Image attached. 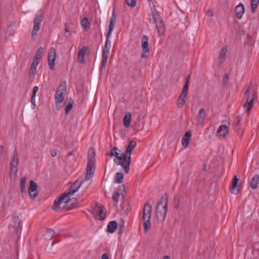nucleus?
Here are the masks:
<instances>
[{
	"label": "nucleus",
	"mask_w": 259,
	"mask_h": 259,
	"mask_svg": "<svg viewBox=\"0 0 259 259\" xmlns=\"http://www.w3.org/2000/svg\"><path fill=\"white\" fill-rule=\"evenodd\" d=\"M73 102L69 101V103L67 105L65 108V113L67 114L72 108L73 107Z\"/></svg>",
	"instance_id": "37"
},
{
	"label": "nucleus",
	"mask_w": 259,
	"mask_h": 259,
	"mask_svg": "<svg viewBox=\"0 0 259 259\" xmlns=\"http://www.w3.org/2000/svg\"><path fill=\"white\" fill-rule=\"evenodd\" d=\"M251 9L252 13H254L259 3V0H250Z\"/></svg>",
	"instance_id": "32"
},
{
	"label": "nucleus",
	"mask_w": 259,
	"mask_h": 259,
	"mask_svg": "<svg viewBox=\"0 0 259 259\" xmlns=\"http://www.w3.org/2000/svg\"><path fill=\"white\" fill-rule=\"evenodd\" d=\"M28 193L31 199H34L37 195V186L33 180L30 181V186L29 188Z\"/></svg>",
	"instance_id": "11"
},
{
	"label": "nucleus",
	"mask_w": 259,
	"mask_h": 259,
	"mask_svg": "<svg viewBox=\"0 0 259 259\" xmlns=\"http://www.w3.org/2000/svg\"><path fill=\"white\" fill-rule=\"evenodd\" d=\"M185 102V100H184L182 99L178 98L177 100V106L179 108H181L183 106V104H184Z\"/></svg>",
	"instance_id": "40"
},
{
	"label": "nucleus",
	"mask_w": 259,
	"mask_h": 259,
	"mask_svg": "<svg viewBox=\"0 0 259 259\" xmlns=\"http://www.w3.org/2000/svg\"><path fill=\"white\" fill-rule=\"evenodd\" d=\"M125 1L127 5L131 8L135 7L137 4L136 0H125Z\"/></svg>",
	"instance_id": "36"
},
{
	"label": "nucleus",
	"mask_w": 259,
	"mask_h": 259,
	"mask_svg": "<svg viewBox=\"0 0 259 259\" xmlns=\"http://www.w3.org/2000/svg\"><path fill=\"white\" fill-rule=\"evenodd\" d=\"M243 93L246 98V102L243 104V108L245 109V112L249 115L250 110L253 106V101L256 94L254 91L251 90L249 87L245 88L243 90Z\"/></svg>",
	"instance_id": "3"
},
{
	"label": "nucleus",
	"mask_w": 259,
	"mask_h": 259,
	"mask_svg": "<svg viewBox=\"0 0 259 259\" xmlns=\"http://www.w3.org/2000/svg\"><path fill=\"white\" fill-rule=\"evenodd\" d=\"M241 119H242V118L241 117H239L238 116V117H237V119H236L237 121H236V127L237 126L239 125L240 122L241 120Z\"/></svg>",
	"instance_id": "54"
},
{
	"label": "nucleus",
	"mask_w": 259,
	"mask_h": 259,
	"mask_svg": "<svg viewBox=\"0 0 259 259\" xmlns=\"http://www.w3.org/2000/svg\"><path fill=\"white\" fill-rule=\"evenodd\" d=\"M47 233L49 234L50 238H52L53 235L55 234V232L52 229H47Z\"/></svg>",
	"instance_id": "42"
},
{
	"label": "nucleus",
	"mask_w": 259,
	"mask_h": 259,
	"mask_svg": "<svg viewBox=\"0 0 259 259\" xmlns=\"http://www.w3.org/2000/svg\"><path fill=\"white\" fill-rule=\"evenodd\" d=\"M152 214V206L151 204L147 202L144 206L143 210V221L145 233L149 231L151 228L150 220Z\"/></svg>",
	"instance_id": "4"
},
{
	"label": "nucleus",
	"mask_w": 259,
	"mask_h": 259,
	"mask_svg": "<svg viewBox=\"0 0 259 259\" xmlns=\"http://www.w3.org/2000/svg\"><path fill=\"white\" fill-rule=\"evenodd\" d=\"M108 58V57L102 56V65L103 66H106Z\"/></svg>",
	"instance_id": "45"
},
{
	"label": "nucleus",
	"mask_w": 259,
	"mask_h": 259,
	"mask_svg": "<svg viewBox=\"0 0 259 259\" xmlns=\"http://www.w3.org/2000/svg\"><path fill=\"white\" fill-rule=\"evenodd\" d=\"M149 38L147 35H143L141 38V48L142 52L141 55V58H147L149 56L150 48L149 47Z\"/></svg>",
	"instance_id": "8"
},
{
	"label": "nucleus",
	"mask_w": 259,
	"mask_h": 259,
	"mask_svg": "<svg viewBox=\"0 0 259 259\" xmlns=\"http://www.w3.org/2000/svg\"><path fill=\"white\" fill-rule=\"evenodd\" d=\"M98 214L99 215V219L102 221L104 219L106 214L105 208L103 206H100L98 208Z\"/></svg>",
	"instance_id": "26"
},
{
	"label": "nucleus",
	"mask_w": 259,
	"mask_h": 259,
	"mask_svg": "<svg viewBox=\"0 0 259 259\" xmlns=\"http://www.w3.org/2000/svg\"><path fill=\"white\" fill-rule=\"evenodd\" d=\"M109 37H107V35H106V41H105V44L104 48H107L110 49V48H111V41L109 40Z\"/></svg>",
	"instance_id": "38"
},
{
	"label": "nucleus",
	"mask_w": 259,
	"mask_h": 259,
	"mask_svg": "<svg viewBox=\"0 0 259 259\" xmlns=\"http://www.w3.org/2000/svg\"><path fill=\"white\" fill-rule=\"evenodd\" d=\"M238 181L239 179L237 178V176H235L232 180L230 191L232 194L236 195L239 193V186L238 185Z\"/></svg>",
	"instance_id": "15"
},
{
	"label": "nucleus",
	"mask_w": 259,
	"mask_h": 259,
	"mask_svg": "<svg viewBox=\"0 0 259 259\" xmlns=\"http://www.w3.org/2000/svg\"><path fill=\"white\" fill-rule=\"evenodd\" d=\"M44 14L41 11H38L35 15L33 20V27L31 35L32 37L36 35L40 29L41 23L43 20Z\"/></svg>",
	"instance_id": "7"
},
{
	"label": "nucleus",
	"mask_w": 259,
	"mask_h": 259,
	"mask_svg": "<svg viewBox=\"0 0 259 259\" xmlns=\"http://www.w3.org/2000/svg\"><path fill=\"white\" fill-rule=\"evenodd\" d=\"M162 259H170V256L168 255H165Z\"/></svg>",
	"instance_id": "58"
},
{
	"label": "nucleus",
	"mask_w": 259,
	"mask_h": 259,
	"mask_svg": "<svg viewBox=\"0 0 259 259\" xmlns=\"http://www.w3.org/2000/svg\"><path fill=\"white\" fill-rule=\"evenodd\" d=\"M235 12L236 17L241 19L244 13V7L243 4H240L235 9Z\"/></svg>",
	"instance_id": "16"
},
{
	"label": "nucleus",
	"mask_w": 259,
	"mask_h": 259,
	"mask_svg": "<svg viewBox=\"0 0 259 259\" xmlns=\"http://www.w3.org/2000/svg\"><path fill=\"white\" fill-rule=\"evenodd\" d=\"M167 211V202L163 196L160 199L156 207V218L161 221H163L166 217Z\"/></svg>",
	"instance_id": "6"
},
{
	"label": "nucleus",
	"mask_w": 259,
	"mask_h": 259,
	"mask_svg": "<svg viewBox=\"0 0 259 259\" xmlns=\"http://www.w3.org/2000/svg\"><path fill=\"white\" fill-rule=\"evenodd\" d=\"M26 177H23L20 179V188L21 193L26 192Z\"/></svg>",
	"instance_id": "25"
},
{
	"label": "nucleus",
	"mask_w": 259,
	"mask_h": 259,
	"mask_svg": "<svg viewBox=\"0 0 259 259\" xmlns=\"http://www.w3.org/2000/svg\"><path fill=\"white\" fill-rule=\"evenodd\" d=\"M259 182V175H254L251 180L250 182V186L252 189L257 188Z\"/></svg>",
	"instance_id": "19"
},
{
	"label": "nucleus",
	"mask_w": 259,
	"mask_h": 259,
	"mask_svg": "<svg viewBox=\"0 0 259 259\" xmlns=\"http://www.w3.org/2000/svg\"><path fill=\"white\" fill-rule=\"evenodd\" d=\"M119 196L120 194L118 192L115 191L113 192L112 194V199L116 204H117L118 202Z\"/></svg>",
	"instance_id": "35"
},
{
	"label": "nucleus",
	"mask_w": 259,
	"mask_h": 259,
	"mask_svg": "<svg viewBox=\"0 0 259 259\" xmlns=\"http://www.w3.org/2000/svg\"><path fill=\"white\" fill-rule=\"evenodd\" d=\"M4 150V147L3 146H0V154L3 155V151Z\"/></svg>",
	"instance_id": "56"
},
{
	"label": "nucleus",
	"mask_w": 259,
	"mask_h": 259,
	"mask_svg": "<svg viewBox=\"0 0 259 259\" xmlns=\"http://www.w3.org/2000/svg\"><path fill=\"white\" fill-rule=\"evenodd\" d=\"M206 114L205 110L203 108H201L199 110L198 116L197 120L199 123H202L205 118Z\"/></svg>",
	"instance_id": "20"
},
{
	"label": "nucleus",
	"mask_w": 259,
	"mask_h": 259,
	"mask_svg": "<svg viewBox=\"0 0 259 259\" xmlns=\"http://www.w3.org/2000/svg\"><path fill=\"white\" fill-rule=\"evenodd\" d=\"M117 227V224L115 221L110 222L107 225V231L110 233H114Z\"/></svg>",
	"instance_id": "21"
},
{
	"label": "nucleus",
	"mask_w": 259,
	"mask_h": 259,
	"mask_svg": "<svg viewBox=\"0 0 259 259\" xmlns=\"http://www.w3.org/2000/svg\"><path fill=\"white\" fill-rule=\"evenodd\" d=\"M228 127L226 125H221L218 130H228Z\"/></svg>",
	"instance_id": "50"
},
{
	"label": "nucleus",
	"mask_w": 259,
	"mask_h": 259,
	"mask_svg": "<svg viewBox=\"0 0 259 259\" xmlns=\"http://www.w3.org/2000/svg\"><path fill=\"white\" fill-rule=\"evenodd\" d=\"M186 96H187V93L182 92L179 97V98L182 99L184 100H185V98H186Z\"/></svg>",
	"instance_id": "47"
},
{
	"label": "nucleus",
	"mask_w": 259,
	"mask_h": 259,
	"mask_svg": "<svg viewBox=\"0 0 259 259\" xmlns=\"http://www.w3.org/2000/svg\"><path fill=\"white\" fill-rule=\"evenodd\" d=\"M188 89V84L187 83H185V84L183 86L182 92L187 93Z\"/></svg>",
	"instance_id": "48"
},
{
	"label": "nucleus",
	"mask_w": 259,
	"mask_h": 259,
	"mask_svg": "<svg viewBox=\"0 0 259 259\" xmlns=\"http://www.w3.org/2000/svg\"><path fill=\"white\" fill-rule=\"evenodd\" d=\"M31 106H32V108L33 109H34L35 107H36V104H35V97H32L31 96Z\"/></svg>",
	"instance_id": "41"
},
{
	"label": "nucleus",
	"mask_w": 259,
	"mask_h": 259,
	"mask_svg": "<svg viewBox=\"0 0 259 259\" xmlns=\"http://www.w3.org/2000/svg\"><path fill=\"white\" fill-rule=\"evenodd\" d=\"M38 87L37 86H34L33 89V92H32V96L35 97L36 94L38 92Z\"/></svg>",
	"instance_id": "44"
},
{
	"label": "nucleus",
	"mask_w": 259,
	"mask_h": 259,
	"mask_svg": "<svg viewBox=\"0 0 259 259\" xmlns=\"http://www.w3.org/2000/svg\"><path fill=\"white\" fill-rule=\"evenodd\" d=\"M190 75H189L186 77V80H185V83H187L188 84L189 83V81L190 80Z\"/></svg>",
	"instance_id": "57"
},
{
	"label": "nucleus",
	"mask_w": 259,
	"mask_h": 259,
	"mask_svg": "<svg viewBox=\"0 0 259 259\" xmlns=\"http://www.w3.org/2000/svg\"><path fill=\"white\" fill-rule=\"evenodd\" d=\"M123 176L121 172H117L115 174L114 178V182L115 183L120 184L123 181Z\"/></svg>",
	"instance_id": "30"
},
{
	"label": "nucleus",
	"mask_w": 259,
	"mask_h": 259,
	"mask_svg": "<svg viewBox=\"0 0 259 259\" xmlns=\"http://www.w3.org/2000/svg\"><path fill=\"white\" fill-rule=\"evenodd\" d=\"M78 188L79 187L76 186L75 183L71 185L66 192L58 199L55 200L53 207V209L57 211L59 209L65 208L66 205H67V209H71L77 207V203L72 202V200L69 196L73 195L78 190Z\"/></svg>",
	"instance_id": "1"
},
{
	"label": "nucleus",
	"mask_w": 259,
	"mask_h": 259,
	"mask_svg": "<svg viewBox=\"0 0 259 259\" xmlns=\"http://www.w3.org/2000/svg\"><path fill=\"white\" fill-rule=\"evenodd\" d=\"M151 16L152 17V19L150 18L149 20V22L151 23L156 24L162 21V19L159 13L155 9L152 10Z\"/></svg>",
	"instance_id": "13"
},
{
	"label": "nucleus",
	"mask_w": 259,
	"mask_h": 259,
	"mask_svg": "<svg viewBox=\"0 0 259 259\" xmlns=\"http://www.w3.org/2000/svg\"><path fill=\"white\" fill-rule=\"evenodd\" d=\"M228 52L227 46L223 47L220 50L219 53V61L221 63L224 62L226 59V54Z\"/></svg>",
	"instance_id": "18"
},
{
	"label": "nucleus",
	"mask_w": 259,
	"mask_h": 259,
	"mask_svg": "<svg viewBox=\"0 0 259 259\" xmlns=\"http://www.w3.org/2000/svg\"><path fill=\"white\" fill-rule=\"evenodd\" d=\"M229 133V131H217L215 134L216 137L221 140L225 138Z\"/></svg>",
	"instance_id": "31"
},
{
	"label": "nucleus",
	"mask_w": 259,
	"mask_h": 259,
	"mask_svg": "<svg viewBox=\"0 0 259 259\" xmlns=\"http://www.w3.org/2000/svg\"><path fill=\"white\" fill-rule=\"evenodd\" d=\"M116 20V15L114 13V12L113 11L112 17L110 19V21H113V22H115Z\"/></svg>",
	"instance_id": "53"
},
{
	"label": "nucleus",
	"mask_w": 259,
	"mask_h": 259,
	"mask_svg": "<svg viewBox=\"0 0 259 259\" xmlns=\"http://www.w3.org/2000/svg\"><path fill=\"white\" fill-rule=\"evenodd\" d=\"M65 31L66 32H68L69 31V28L67 27L66 26H65Z\"/></svg>",
	"instance_id": "59"
},
{
	"label": "nucleus",
	"mask_w": 259,
	"mask_h": 259,
	"mask_svg": "<svg viewBox=\"0 0 259 259\" xmlns=\"http://www.w3.org/2000/svg\"><path fill=\"white\" fill-rule=\"evenodd\" d=\"M115 26V22H113V21H110V24L109 25V28L106 35H107V37H110L111 33L113 30Z\"/></svg>",
	"instance_id": "33"
},
{
	"label": "nucleus",
	"mask_w": 259,
	"mask_h": 259,
	"mask_svg": "<svg viewBox=\"0 0 259 259\" xmlns=\"http://www.w3.org/2000/svg\"><path fill=\"white\" fill-rule=\"evenodd\" d=\"M39 62V61L33 59V61L31 64V68L36 69V67L38 65Z\"/></svg>",
	"instance_id": "43"
},
{
	"label": "nucleus",
	"mask_w": 259,
	"mask_h": 259,
	"mask_svg": "<svg viewBox=\"0 0 259 259\" xmlns=\"http://www.w3.org/2000/svg\"><path fill=\"white\" fill-rule=\"evenodd\" d=\"M66 90V86L65 83H61L58 87L55 94V102L56 104L61 103L64 101V97L63 94Z\"/></svg>",
	"instance_id": "9"
},
{
	"label": "nucleus",
	"mask_w": 259,
	"mask_h": 259,
	"mask_svg": "<svg viewBox=\"0 0 259 259\" xmlns=\"http://www.w3.org/2000/svg\"><path fill=\"white\" fill-rule=\"evenodd\" d=\"M136 146V142L134 141H132L130 142L124 153L125 157L126 160H129L130 164L131 163V153L132 150L135 148Z\"/></svg>",
	"instance_id": "12"
},
{
	"label": "nucleus",
	"mask_w": 259,
	"mask_h": 259,
	"mask_svg": "<svg viewBox=\"0 0 259 259\" xmlns=\"http://www.w3.org/2000/svg\"><path fill=\"white\" fill-rule=\"evenodd\" d=\"M155 25L159 36H161L164 34L165 31V25L164 22L162 21L161 22L155 24Z\"/></svg>",
	"instance_id": "17"
},
{
	"label": "nucleus",
	"mask_w": 259,
	"mask_h": 259,
	"mask_svg": "<svg viewBox=\"0 0 259 259\" xmlns=\"http://www.w3.org/2000/svg\"><path fill=\"white\" fill-rule=\"evenodd\" d=\"M17 172L18 167H10V178L11 179H15L17 176Z\"/></svg>",
	"instance_id": "34"
},
{
	"label": "nucleus",
	"mask_w": 259,
	"mask_h": 259,
	"mask_svg": "<svg viewBox=\"0 0 259 259\" xmlns=\"http://www.w3.org/2000/svg\"><path fill=\"white\" fill-rule=\"evenodd\" d=\"M12 222L13 224V227L16 233H18L19 228L20 225V220L18 217H14L13 218Z\"/></svg>",
	"instance_id": "23"
},
{
	"label": "nucleus",
	"mask_w": 259,
	"mask_h": 259,
	"mask_svg": "<svg viewBox=\"0 0 259 259\" xmlns=\"http://www.w3.org/2000/svg\"><path fill=\"white\" fill-rule=\"evenodd\" d=\"M56 60V50L54 48L50 49L48 56V62L50 69L52 70L55 69V64Z\"/></svg>",
	"instance_id": "10"
},
{
	"label": "nucleus",
	"mask_w": 259,
	"mask_h": 259,
	"mask_svg": "<svg viewBox=\"0 0 259 259\" xmlns=\"http://www.w3.org/2000/svg\"><path fill=\"white\" fill-rule=\"evenodd\" d=\"M44 52V49L42 47H39L36 52L35 56L34 57V60L40 61Z\"/></svg>",
	"instance_id": "29"
},
{
	"label": "nucleus",
	"mask_w": 259,
	"mask_h": 259,
	"mask_svg": "<svg viewBox=\"0 0 259 259\" xmlns=\"http://www.w3.org/2000/svg\"><path fill=\"white\" fill-rule=\"evenodd\" d=\"M131 113L130 112H127L125 114V115L124 116V119H123V123L124 125L126 128H127L129 127L130 122H131Z\"/></svg>",
	"instance_id": "28"
},
{
	"label": "nucleus",
	"mask_w": 259,
	"mask_h": 259,
	"mask_svg": "<svg viewBox=\"0 0 259 259\" xmlns=\"http://www.w3.org/2000/svg\"><path fill=\"white\" fill-rule=\"evenodd\" d=\"M110 49L104 48L102 56L108 57Z\"/></svg>",
	"instance_id": "39"
},
{
	"label": "nucleus",
	"mask_w": 259,
	"mask_h": 259,
	"mask_svg": "<svg viewBox=\"0 0 259 259\" xmlns=\"http://www.w3.org/2000/svg\"><path fill=\"white\" fill-rule=\"evenodd\" d=\"M118 150L117 147H113L111 149L110 155L115 156L118 159V164L120 165L123 168L125 172L127 174L130 168L129 160H126L124 154H120V153L118 152Z\"/></svg>",
	"instance_id": "5"
},
{
	"label": "nucleus",
	"mask_w": 259,
	"mask_h": 259,
	"mask_svg": "<svg viewBox=\"0 0 259 259\" xmlns=\"http://www.w3.org/2000/svg\"><path fill=\"white\" fill-rule=\"evenodd\" d=\"M19 163L18 158L16 152H15L11 159L10 167H18Z\"/></svg>",
	"instance_id": "22"
},
{
	"label": "nucleus",
	"mask_w": 259,
	"mask_h": 259,
	"mask_svg": "<svg viewBox=\"0 0 259 259\" xmlns=\"http://www.w3.org/2000/svg\"><path fill=\"white\" fill-rule=\"evenodd\" d=\"M229 80V76L227 74H225L223 78V82L227 83Z\"/></svg>",
	"instance_id": "46"
},
{
	"label": "nucleus",
	"mask_w": 259,
	"mask_h": 259,
	"mask_svg": "<svg viewBox=\"0 0 259 259\" xmlns=\"http://www.w3.org/2000/svg\"><path fill=\"white\" fill-rule=\"evenodd\" d=\"M95 151L91 147L88 151V163L87 166V174L84 178L85 181H89L93 176L95 168Z\"/></svg>",
	"instance_id": "2"
},
{
	"label": "nucleus",
	"mask_w": 259,
	"mask_h": 259,
	"mask_svg": "<svg viewBox=\"0 0 259 259\" xmlns=\"http://www.w3.org/2000/svg\"><path fill=\"white\" fill-rule=\"evenodd\" d=\"M50 153L52 157H55L57 155V152L55 150H51Z\"/></svg>",
	"instance_id": "52"
},
{
	"label": "nucleus",
	"mask_w": 259,
	"mask_h": 259,
	"mask_svg": "<svg viewBox=\"0 0 259 259\" xmlns=\"http://www.w3.org/2000/svg\"><path fill=\"white\" fill-rule=\"evenodd\" d=\"M87 52V48L85 47H83L80 50H79L78 53L77 59L81 63L84 62V56Z\"/></svg>",
	"instance_id": "24"
},
{
	"label": "nucleus",
	"mask_w": 259,
	"mask_h": 259,
	"mask_svg": "<svg viewBox=\"0 0 259 259\" xmlns=\"http://www.w3.org/2000/svg\"><path fill=\"white\" fill-rule=\"evenodd\" d=\"M101 259H109L108 255L107 253H104L102 256Z\"/></svg>",
	"instance_id": "55"
},
{
	"label": "nucleus",
	"mask_w": 259,
	"mask_h": 259,
	"mask_svg": "<svg viewBox=\"0 0 259 259\" xmlns=\"http://www.w3.org/2000/svg\"><path fill=\"white\" fill-rule=\"evenodd\" d=\"M81 26L85 31L88 30L90 28V23L88 18H83L80 22Z\"/></svg>",
	"instance_id": "27"
},
{
	"label": "nucleus",
	"mask_w": 259,
	"mask_h": 259,
	"mask_svg": "<svg viewBox=\"0 0 259 259\" xmlns=\"http://www.w3.org/2000/svg\"><path fill=\"white\" fill-rule=\"evenodd\" d=\"M192 135L191 131H187L184 135L182 139V145L185 148H187L188 147Z\"/></svg>",
	"instance_id": "14"
},
{
	"label": "nucleus",
	"mask_w": 259,
	"mask_h": 259,
	"mask_svg": "<svg viewBox=\"0 0 259 259\" xmlns=\"http://www.w3.org/2000/svg\"><path fill=\"white\" fill-rule=\"evenodd\" d=\"M36 72V69L30 68V69L29 71V73L30 74L34 75L35 74Z\"/></svg>",
	"instance_id": "49"
},
{
	"label": "nucleus",
	"mask_w": 259,
	"mask_h": 259,
	"mask_svg": "<svg viewBox=\"0 0 259 259\" xmlns=\"http://www.w3.org/2000/svg\"><path fill=\"white\" fill-rule=\"evenodd\" d=\"M206 14L209 17H212L213 15V13L211 10L207 11Z\"/></svg>",
	"instance_id": "51"
}]
</instances>
